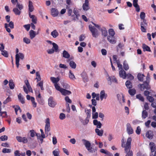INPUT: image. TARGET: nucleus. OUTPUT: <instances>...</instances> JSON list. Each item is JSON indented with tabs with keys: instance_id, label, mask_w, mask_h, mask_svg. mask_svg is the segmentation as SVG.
<instances>
[{
	"instance_id": "nucleus-1",
	"label": "nucleus",
	"mask_w": 156,
	"mask_h": 156,
	"mask_svg": "<svg viewBox=\"0 0 156 156\" xmlns=\"http://www.w3.org/2000/svg\"><path fill=\"white\" fill-rule=\"evenodd\" d=\"M132 138L129 137L127 140L126 143V146L125 147V151L126 154V156H133V152L132 150H130L131 148V143Z\"/></svg>"
},
{
	"instance_id": "nucleus-2",
	"label": "nucleus",
	"mask_w": 156,
	"mask_h": 156,
	"mask_svg": "<svg viewBox=\"0 0 156 156\" xmlns=\"http://www.w3.org/2000/svg\"><path fill=\"white\" fill-rule=\"evenodd\" d=\"M150 81V77L147 76L146 77V80L143 82V84H139V87L141 90L143 91L145 89L147 90H150L151 89L150 86L149 85Z\"/></svg>"
},
{
	"instance_id": "nucleus-3",
	"label": "nucleus",
	"mask_w": 156,
	"mask_h": 156,
	"mask_svg": "<svg viewBox=\"0 0 156 156\" xmlns=\"http://www.w3.org/2000/svg\"><path fill=\"white\" fill-rule=\"evenodd\" d=\"M84 144L85 145L87 149L90 152L93 153L97 151L96 148H95L90 147L91 144L89 141L85 139H83L82 140Z\"/></svg>"
},
{
	"instance_id": "nucleus-4",
	"label": "nucleus",
	"mask_w": 156,
	"mask_h": 156,
	"mask_svg": "<svg viewBox=\"0 0 156 156\" xmlns=\"http://www.w3.org/2000/svg\"><path fill=\"white\" fill-rule=\"evenodd\" d=\"M73 14L70 16L71 21L78 20H79V18L80 16L79 11L76 9L75 8L73 10Z\"/></svg>"
},
{
	"instance_id": "nucleus-5",
	"label": "nucleus",
	"mask_w": 156,
	"mask_h": 156,
	"mask_svg": "<svg viewBox=\"0 0 156 156\" xmlns=\"http://www.w3.org/2000/svg\"><path fill=\"white\" fill-rule=\"evenodd\" d=\"M92 23L97 28H98L101 32L102 35L106 37L108 35V32L106 29L104 27L101 28L100 26L98 24H96L93 22H92Z\"/></svg>"
},
{
	"instance_id": "nucleus-6",
	"label": "nucleus",
	"mask_w": 156,
	"mask_h": 156,
	"mask_svg": "<svg viewBox=\"0 0 156 156\" xmlns=\"http://www.w3.org/2000/svg\"><path fill=\"white\" fill-rule=\"evenodd\" d=\"M89 30L92 34V36L95 37H97L99 35L98 30L94 26L91 25H89Z\"/></svg>"
},
{
	"instance_id": "nucleus-7",
	"label": "nucleus",
	"mask_w": 156,
	"mask_h": 156,
	"mask_svg": "<svg viewBox=\"0 0 156 156\" xmlns=\"http://www.w3.org/2000/svg\"><path fill=\"white\" fill-rule=\"evenodd\" d=\"M24 58V55L21 53H19L16 55V64L17 68H19V65L20 59H23Z\"/></svg>"
},
{
	"instance_id": "nucleus-8",
	"label": "nucleus",
	"mask_w": 156,
	"mask_h": 156,
	"mask_svg": "<svg viewBox=\"0 0 156 156\" xmlns=\"http://www.w3.org/2000/svg\"><path fill=\"white\" fill-rule=\"evenodd\" d=\"M24 58V55L21 53H19L16 55V64L17 68H19V65L20 59H23Z\"/></svg>"
},
{
	"instance_id": "nucleus-9",
	"label": "nucleus",
	"mask_w": 156,
	"mask_h": 156,
	"mask_svg": "<svg viewBox=\"0 0 156 156\" xmlns=\"http://www.w3.org/2000/svg\"><path fill=\"white\" fill-rule=\"evenodd\" d=\"M50 131V119L48 118H47L45 120V133L46 134H48V132Z\"/></svg>"
},
{
	"instance_id": "nucleus-10",
	"label": "nucleus",
	"mask_w": 156,
	"mask_h": 156,
	"mask_svg": "<svg viewBox=\"0 0 156 156\" xmlns=\"http://www.w3.org/2000/svg\"><path fill=\"white\" fill-rule=\"evenodd\" d=\"M16 138L17 140L19 142H22L23 144L27 143L28 140L25 137H22L20 136H16Z\"/></svg>"
},
{
	"instance_id": "nucleus-11",
	"label": "nucleus",
	"mask_w": 156,
	"mask_h": 156,
	"mask_svg": "<svg viewBox=\"0 0 156 156\" xmlns=\"http://www.w3.org/2000/svg\"><path fill=\"white\" fill-rule=\"evenodd\" d=\"M57 103L56 102L53 100V98L50 97L48 99V104L51 107L54 108L56 105Z\"/></svg>"
},
{
	"instance_id": "nucleus-12",
	"label": "nucleus",
	"mask_w": 156,
	"mask_h": 156,
	"mask_svg": "<svg viewBox=\"0 0 156 156\" xmlns=\"http://www.w3.org/2000/svg\"><path fill=\"white\" fill-rule=\"evenodd\" d=\"M126 131L129 135L132 134L133 133V130L129 123H127L126 124Z\"/></svg>"
},
{
	"instance_id": "nucleus-13",
	"label": "nucleus",
	"mask_w": 156,
	"mask_h": 156,
	"mask_svg": "<svg viewBox=\"0 0 156 156\" xmlns=\"http://www.w3.org/2000/svg\"><path fill=\"white\" fill-rule=\"evenodd\" d=\"M34 10V7L33 6V2L30 1H29L28 2V13H30L33 12Z\"/></svg>"
},
{
	"instance_id": "nucleus-14",
	"label": "nucleus",
	"mask_w": 156,
	"mask_h": 156,
	"mask_svg": "<svg viewBox=\"0 0 156 156\" xmlns=\"http://www.w3.org/2000/svg\"><path fill=\"white\" fill-rule=\"evenodd\" d=\"M107 39L111 43L115 44L116 42V40L114 36H108L107 37Z\"/></svg>"
},
{
	"instance_id": "nucleus-15",
	"label": "nucleus",
	"mask_w": 156,
	"mask_h": 156,
	"mask_svg": "<svg viewBox=\"0 0 156 156\" xmlns=\"http://www.w3.org/2000/svg\"><path fill=\"white\" fill-rule=\"evenodd\" d=\"M82 7L84 11H87L89 9L88 0H85V3L83 4Z\"/></svg>"
},
{
	"instance_id": "nucleus-16",
	"label": "nucleus",
	"mask_w": 156,
	"mask_h": 156,
	"mask_svg": "<svg viewBox=\"0 0 156 156\" xmlns=\"http://www.w3.org/2000/svg\"><path fill=\"white\" fill-rule=\"evenodd\" d=\"M119 76L123 79H125L126 78V72L122 69H121L119 72Z\"/></svg>"
},
{
	"instance_id": "nucleus-17",
	"label": "nucleus",
	"mask_w": 156,
	"mask_h": 156,
	"mask_svg": "<svg viewBox=\"0 0 156 156\" xmlns=\"http://www.w3.org/2000/svg\"><path fill=\"white\" fill-rule=\"evenodd\" d=\"M61 91L60 92L64 96L69 95L71 94V91L67 90L63 88Z\"/></svg>"
},
{
	"instance_id": "nucleus-18",
	"label": "nucleus",
	"mask_w": 156,
	"mask_h": 156,
	"mask_svg": "<svg viewBox=\"0 0 156 156\" xmlns=\"http://www.w3.org/2000/svg\"><path fill=\"white\" fill-rule=\"evenodd\" d=\"M81 76L84 82H86L88 81V76L85 72H82V73L81 74Z\"/></svg>"
},
{
	"instance_id": "nucleus-19",
	"label": "nucleus",
	"mask_w": 156,
	"mask_h": 156,
	"mask_svg": "<svg viewBox=\"0 0 156 156\" xmlns=\"http://www.w3.org/2000/svg\"><path fill=\"white\" fill-rule=\"evenodd\" d=\"M51 14L53 17L57 16L58 15V10L55 8H52L51 10Z\"/></svg>"
},
{
	"instance_id": "nucleus-20",
	"label": "nucleus",
	"mask_w": 156,
	"mask_h": 156,
	"mask_svg": "<svg viewBox=\"0 0 156 156\" xmlns=\"http://www.w3.org/2000/svg\"><path fill=\"white\" fill-rule=\"evenodd\" d=\"M50 80L54 84V85L56 84H58V83L60 80V78L58 77L56 78L54 77H51Z\"/></svg>"
},
{
	"instance_id": "nucleus-21",
	"label": "nucleus",
	"mask_w": 156,
	"mask_h": 156,
	"mask_svg": "<svg viewBox=\"0 0 156 156\" xmlns=\"http://www.w3.org/2000/svg\"><path fill=\"white\" fill-rule=\"evenodd\" d=\"M24 83L27 87L29 91L30 92L33 93V90L30 85L28 80H25Z\"/></svg>"
},
{
	"instance_id": "nucleus-22",
	"label": "nucleus",
	"mask_w": 156,
	"mask_h": 156,
	"mask_svg": "<svg viewBox=\"0 0 156 156\" xmlns=\"http://www.w3.org/2000/svg\"><path fill=\"white\" fill-rule=\"evenodd\" d=\"M153 134L152 131L151 130L147 131L146 133V136L150 139H151L153 137Z\"/></svg>"
},
{
	"instance_id": "nucleus-23",
	"label": "nucleus",
	"mask_w": 156,
	"mask_h": 156,
	"mask_svg": "<svg viewBox=\"0 0 156 156\" xmlns=\"http://www.w3.org/2000/svg\"><path fill=\"white\" fill-rule=\"evenodd\" d=\"M107 97V94L105 93L104 90H102L100 92V99L101 101L103 100L104 98L106 99Z\"/></svg>"
},
{
	"instance_id": "nucleus-24",
	"label": "nucleus",
	"mask_w": 156,
	"mask_h": 156,
	"mask_svg": "<svg viewBox=\"0 0 156 156\" xmlns=\"http://www.w3.org/2000/svg\"><path fill=\"white\" fill-rule=\"evenodd\" d=\"M93 124L94 125L97 126V127L98 128H100L101 127V123L100 121H98L97 119L93 120Z\"/></svg>"
},
{
	"instance_id": "nucleus-25",
	"label": "nucleus",
	"mask_w": 156,
	"mask_h": 156,
	"mask_svg": "<svg viewBox=\"0 0 156 156\" xmlns=\"http://www.w3.org/2000/svg\"><path fill=\"white\" fill-rule=\"evenodd\" d=\"M29 33L30 38L31 39H33L37 35L36 32L33 30H30Z\"/></svg>"
},
{
	"instance_id": "nucleus-26",
	"label": "nucleus",
	"mask_w": 156,
	"mask_h": 156,
	"mask_svg": "<svg viewBox=\"0 0 156 156\" xmlns=\"http://www.w3.org/2000/svg\"><path fill=\"white\" fill-rule=\"evenodd\" d=\"M142 48L143 49L144 51H146L149 52L151 51L150 48L145 44H143Z\"/></svg>"
},
{
	"instance_id": "nucleus-27",
	"label": "nucleus",
	"mask_w": 156,
	"mask_h": 156,
	"mask_svg": "<svg viewBox=\"0 0 156 156\" xmlns=\"http://www.w3.org/2000/svg\"><path fill=\"white\" fill-rule=\"evenodd\" d=\"M29 17L32 19V21L33 23L36 24L37 23V19L34 15H31V13H29Z\"/></svg>"
},
{
	"instance_id": "nucleus-28",
	"label": "nucleus",
	"mask_w": 156,
	"mask_h": 156,
	"mask_svg": "<svg viewBox=\"0 0 156 156\" xmlns=\"http://www.w3.org/2000/svg\"><path fill=\"white\" fill-rule=\"evenodd\" d=\"M150 147L151 152H153L155 150V144L153 142H150L149 144Z\"/></svg>"
},
{
	"instance_id": "nucleus-29",
	"label": "nucleus",
	"mask_w": 156,
	"mask_h": 156,
	"mask_svg": "<svg viewBox=\"0 0 156 156\" xmlns=\"http://www.w3.org/2000/svg\"><path fill=\"white\" fill-rule=\"evenodd\" d=\"M91 110L87 109V110H85V112H86L87 115V117L86 120L87 121V122H89V119H87V118L89 119L90 117L91 116Z\"/></svg>"
},
{
	"instance_id": "nucleus-30",
	"label": "nucleus",
	"mask_w": 156,
	"mask_h": 156,
	"mask_svg": "<svg viewBox=\"0 0 156 156\" xmlns=\"http://www.w3.org/2000/svg\"><path fill=\"white\" fill-rule=\"evenodd\" d=\"M62 56L65 58H68L70 57V55L67 51L64 50L63 52Z\"/></svg>"
},
{
	"instance_id": "nucleus-31",
	"label": "nucleus",
	"mask_w": 156,
	"mask_h": 156,
	"mask_svg": "<svg viewBox=\"0 0 156 156\" xmlns=\"http://www.w3.org/2000/svg\"><path fill=\"white\" fill-rule=\"evenodd\" d=\"M95 132L96 133H97V134L100 136H102L104 132V131L103 130L101 129L100 130L98 128L95 129Z\"/></svg>"
},
{
	"instance_id": "nucleus-32",
	"label": "nucleus",
	"mask_w": 156,
	"mask_h": 156,
	"mask_svg": "<svg viewBox=\"0 0 156 156\" xmlns=\"http://www.w3.org/2000/svg\"><path fill=\"white\" fill-rule=\"evenodd\" d=\"M145 77V76L144 74L141 73H139L137 75V78L138 80L140 81H143V78Z\"/></svg>"
},
{
	"instance_id": "nucleus-33",
	"label": "nucleus",
	"mask_w": 156,
	"mask_h": 156,
	"mask_svg": "<svg viewBox=\"0 0 156 156\" xmlns=\"http://www.w3.org/2000/svg\"><path fill=\"white\" fill-rule=\"evenodd\" d=\"M51 35L54 38H56L58 35V33L56 30H54L51 33Z\"/></svg>"
},
{
	"instance_id": "nucleus-34",
	"label": "nucleus",
	"mask_w": 156,
	"mask_h": 156,
	"mask_svg": "<svg viewBox=\"0 0 156 156\" xmlns=\"http://www.w3.org/2000/svg\"><path fill=\"white\" fill-rule=\"evenodd\" d=\"M52 44L53 45V47L52 49H54V50L55 52H58V45L55 43H53Z\"/></svg>"
},
{
	"instance_id": "nucleus-35",
	"label": "nucleus",
	"mask_w": 156,
	"mask_h": 156,
	"mask_svg": "<svg viewBox=\"0 0 156 156\" xmlns=\"http://www.w3.org/2000/svg\"><path fill=\"white\" fill-rule=\"evenodd\" d=\"M9 86L10 89H13L15 87V84L12 80H10L9 82Z\"/></svg>"
},
{
	"instance_id": "nucleus-36",
	"label": "nucleus",
	"mask_w": 156,
	"mask_h": 156,
	"mask_svg": "<svg viewBox=\"0 0 156 156\" xmlns=\"http://www.w3.org/2000/svg\"><path fill=\"white\" fill-rule=\"evenodd\" d=\"M18 98L22 104H24L25 103L24 99L23 98L21 94H19L18 95Z\"/></svg>"
},
{
	"instance_id": "nucleus-37",
	"label": "nucleus",
	"mask_w": 156,
	"mask_h": 156,
	"mask_svg": "<svg viewBox=\"0 0 156 156\" xmlns=\"http://www.w3.org/2000/svg\"><path fill=\"white\" fill-rule=\"evenodd\" d=\"M129 94L131 96H133L136 92V90L135 89H129L128 91Z\"/></svg>"
},
{
	"instance_id": "nucleus-38",
	"label": "nucleus",
	"mask_w": 156,
	"mask_h": 156,
	"mask_svg": "<svg viewBox=\"0 0 156 156\" xmlns=\"http://www.w3.org/2000/svg\"><path fill=\"white\" fill-rule=\"evenodd\" d=\"M148 116V113L145 110L143 111L142 113V117L143 118L145 119Z\"/></svg>"
},
{
	"instance_id": "nucleus-39",
	"label": "nucleus",
	"mask_w": 156,
	"mask_h": 156,
	"mask_svg": "<svg viewBox=\"0 0 156 156\" xmlns=\"http://www.w3.org/2000/svg\"><path fill=\"white\" fill-rule=\"evenodd\" d=\"M69 65L73 69H75L76 67V64L73 61L70 62Z\"/></svg>"
},
{
	"instance_id": "nucleus-40",
	"label": "nucleus",
	"mask_w": 156,
	"mask_h": 156,
	"mask_svg": "<svg viewBox=\"0 0 156 156\" xmlns=\"http://www.w3.org/2000/svg\"><path fill=\"white\" fill-rule=\"evenodd\" d=\"M126 85L128 88L130 89L132 87V84L129 81H127L126 82Z\"/></svg>"
},
{
	"instance_id": "nucleus-41",
	"label": "nucleus",
	"mask_w": 156,
	"mask_h": 156,
	"mask_svg": "<svg viewBox=\"0 0 156 156\" xmlns=\"http://www.w3.org/2000/svg\"><path fill=\"white\" fill-rule=\"evenodd\" d=\"M60 151L58 149H56L52 152V154L54 156H60Z\"/></svg>"
},
{
	"instance_id": "nucleus-42",
	"label": "nucleus",
	"mask_w": 156,
	"mask_h": 156,
	"mask_svg": "<svg viewBox=\"0 0 156 156\" xmlns=\"http://www.w3.org/2000/svg\"><path fill=\"white\" fill-rule=\"evenodd\" d=\"M36 79L37 80V82L40 81L41 80V77L40 75V72L39 71H37L36 73Z\"/></svg>"
},
{
	"instance_id": "nucleus-43",
	"label": "nucleus",
	"mask_w": 156,
	"mask_h": 156,
	"mask_svg": "<svg viewBox=\"0 0 156 156\" xmlns=\"http://www.w3.org/2000/svg\"><path fill=\"white\" fill-rule=\"evenodd\" d=\"M13 11L16 15H19L21 13V11L16 8H15L13 9Z\"/></svg>"
},
{
	"instance_id": "nucleus-44",
	"label": "nucleus",
	"mask_w": 156,
	"mask_h": 156,
	"mask_svg": "<svg viewBox=\"0 0 156 156\" xmlns=\"http://www.w3.org/2000/svg\"><path fill=\"white\" fill-rule=\"evenodd\" d=\"M136 97L137 99H138L140 100L142 102H144V97L141 95L140 94L136 95Z\"/></svg>"
},
{
	"instance_id": "nucleus-45",
	"label": "nucleus",
	"mask_w": 156,
	"mask_h": 156,
	"mask_svg": "<svg viewBox=\"0 0 156 156\" xmlns=\"http://www.w3.org/2000/svg\"><path fill=\"white\" fill-rule=\"evenodd\" d=\"M69 78L71 79L74 80L76 79L75 76L72 73V72L71 70L69 71Z\"/></svg>"
},
{
	"instance_id": "nucleus-46",
	"label": "nucleus",
	"mask_w": 156,
	"mask_h": 156,
	"mask_svg": "<svg viewBox=\"0 0 156 156\" xmlns=\"http://www.w3.org/2000/svg\"><path fill=\"white\" fill-rule=\"evenodd\" d=\"M109 36H114L115 32L112 29H110L108 30Z\"/></svg>"
},
{
	"instance_id": "nucleus-47",
	"label": "nucleus",
	"mask_w": 156,
	"mask_h": 156,
	"mask_svg": "<svg viewBox=\"0 0 156 156\" xmlns=\"http://www.w3.org/2000/svg\"><path fill=\"white\" fill-rule=\"evenodd\" d=\"M133 6L136 8V12H138L140 11L139 6L138 5V3L133 4Z\"/></svg>"
},
{
	"instance_id": "nucleus-48",
	"label": "nucleus",
	"mask_w": 156,
	"mask_h": 156,
	"mask_svg": "<svg viewBox=\"0 0 156 156\" xmlns=\"http://www.w3.org/2000/svg\"><path fill=\"white\" fill-rule=\"evenodd\" d=\"M23 41L27 44H29L30 43V40L27 37L23 38Z\"/></svg>"
},
{
	"instance_id": "nucleus-49",
	"label": "nucleus",
	"mask_w": 156,
	"mask_h": 156,
	"mask_svg": "<svg viewBox=\"0 0 156 156\" xmlns=\"http://www.w3.org/2000/svg\"><path fill=\"white\" fill-rule=\"evenodd\" d=\"M1 54L5 57H8L9 56L8 52L5 50H4L1 51Z\"/></svg>"
},
{
	"instance_id": "nucleus-50",
	"label": "nucleus",
	"mask_w": 156,
	"mask_h": 156,
	"mask_svg": "<svg viewBox=\"0 0 156 156\" xmlns=\"http://www.w3.org/2000/svg\"><path fill=\"white\" fill-rule=\"evenodd\" d=\"M11 101V98L9 96L3 102V104H6L8 103V102H10Z\"/></svg>"
},
{
	"instance_id": "nucleus-51",
	"label": "nucleus",
	"mask_w": 156,
	"mask_h": 156,
	"mask_svg": "<svg viewBox=\"0 0 156 156\" xmlns=\"http://www.w3.org/2000/svg\"><path fill=\"white\" fill-rule=\"evenodd\" d=\"M124 46V44H123L119 43L116 47V49L117 51L118 52L119 50V48L121 49H122V48Z\"/></svg>"
},
{
	"instance_id": "nucleus-52",
	"label": "nucleus",
	"mask_w": 156,
	"mask_h": 156,
	"mask_svg": "<svg viewBox=\"0 0 156 156\" xmlns=\"http://www.w3.org/2000/svg\"><path fill=\"white\" fill-rule=\"evenodd\" d=\"M126 77L128 79L131 80H133L134 78L133 76L130 73L127 74Z\"/></svg>"
},
{
	"instance_id": "nucleus-53",
	"label": "nucleus",
	"mask_w": 156,
	"mask_h": 156,
	"mask_svg": "<svg viewBox=\"0 0 156 156\" xmlns=\"http://www.w3.org/2000/svg\"><path fill=\"white\" fill-rule=\"evenodd\" d=\"M10 149L6 148H3L2 151V152L4 153H9L11 152Z\"/></svg>"
},
{
	"instance_id": "nucleus-54",
	"label": "nucleus",
	"mask_w": 156,
	"mask_h": 156,
	"mask_svg": "<svg viewBox=\"0 0 156 156\" xmlns=\"http://www.w3.org/2000/svg\"><path fill=\"white\" fill-rule=\"evenodd\" d=\"M0 116H2V117H7V112H1V111L0 113Z\"/></svg>"
},
{
	"instance_id": "nucleus-55",
	"label": "nucleus",
	"mask_w": 156,
	"mask_h": 156,
	"mask_svg": "<svg viewBox=\"0 0 156 156\" xmlns=\"http://www.w3.org/2000/svg\"><path fill=\"white\" fill-rule=\"evenodd\" d=\"M54 86L55 87V89L58 90L60 92L61 90L63 88H61L58 85V84H56L54 85Z\"/></svg>"
},
{
	"instance_id": "nucleus-56",
	"label": "nucleus",
	"mask_w": 156,
	"mask_h": 156,
	"mask_svg": "<svg viewBox=\"0 0 156 156\" xmlns=\"http://www.w3.org/2000/svg\"><path fill=\"white\" fill-rule=\"evenodd\" d=\"M147 99L151 103L154 101V98L151 96H149L147 97Z\"/></svg>"
},
{
	"instance_id": "nucleus-57",
	"label": "nucleus",
	"mask_w": 156,
	"mask_h": 156,
	"mask_svg": "<svg viewBox=\"0 0 156 156\" xmlns=\"http://www.w3.org/2000/svg\"><path fill=\"white\" fill-rule=\"evenodd\" d=\"M62 86L64 88L63 89H69L70 88L69 85L66 83H63L62 84Z\"/></svg>"
},
{
	"instance_id": "nucleus-58",
	"label": "nucleus",
	"mask_w": 156,
	"mask_h": 156,
	"mask_svg": "<svg viewBox=\"0 0 156 156\" xmlns=\"http://www.w3.org/2000/svg\"><path fill=\"white\" fill-rule=\"evenodd\" d=\"M145 17V13L144 12H141L140 14V17L141 19L144 20Z\"/></svg>"
},
{
	"instance_id": "nucleus-59",
	"label": "nucleus",
	"mask_w": 156,
	"mask_h": 156,
	"mask_svg": "<svg viewBox=\"0 0 156 156\" xmlns=\"http://www.w3.org/2000/svg\"><path fill=\"white\" fill-rule=\"evenodd\" d=\"M116 63L117 64L118 67L119 68V70H120L121 69H122V66L120 63V62L119 60L117 61Z\"/></svg>"
},
{
	"instance_id": "nucleus-60",
	"label": "nucleus",
	"mask_w": 156,
	"mask_h": 156,
	"mask_svg": "<svg viewBox=\"0 0 156 156\" xmlns=\"http://www.w3.org/2000/svg\"><path fill=\"white\" fill-rule=\"evenodd\" d=\"M141 131V129L139 126H138L137 127L136 129V133L138 135L140 134Z\"/></svg>"
},
{
	"instance_id": "nucleus-61",
	"label": "nucleus",
	"mask_w": 156,
	"mask_h": 156,
	"mask_svg": "<svg viewBox=\"0 0 156 156\" xmlns=\"http://www.w3.org/2000/svg\"><path fill=\"white\" fill-rule=\"evenodd\" d=\"M30 136L31 137H34L35 136L36 132L34 131V130L32 129L30 130Z\"/></svg>"
},
{
	"instance_id": "nucleus-62",
	"label": "nucleus",
	"mask_w": 156,
	"mask_h": 156,
	"mask_svg": "<svg viewBox=\"0 0 156 156\" xmlns=\"http://www.w3.org/2000/svg\"><path fill=\"white\" fill-rule=\"evenodd\" d=\"M8 139V137L5 135L2 136L0 137V139L2 141L7 140Z\"/></svg>"
},
{
	"instance_id": "nucleus-63",
	"label": "nucleus",
	"mask_w": 156,
	"mask_h": 156,
	"mask_svg": "<svg viewBox=\"0 0 156 156\" xmlns=\"http://www.w3.org/2000/svg\"><path fill=\"white\" fill-rule=\"evenodd\" d=\"M9 23V24H8V26H9L12 29H13L14 27V24L13 23L12 21Z\"/></svg>"
},
{
	"instance_id": "nucleus-64",
	"label": "nucleus",
	"mask_w": 156,
	"mask_h": 156,
	"mask_svg": "<svg viewBox=\"0 0 156 156\" xmlns=\"http://www.w3.org/2000/svg\"><path fill=\"white\" fill-rule=\"evenodd\" d=\"M123 67L126 70H127L129 69V66L128 64L124 62L123 63Z\"/></svg>"
}]
</instances>
